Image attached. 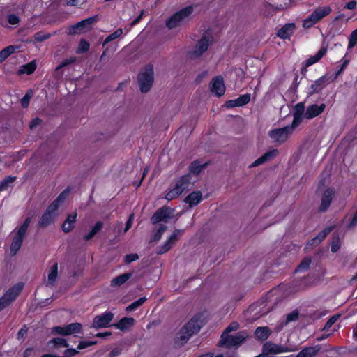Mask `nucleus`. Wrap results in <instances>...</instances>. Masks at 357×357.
Segmentation results:
<instances>
[{"label":"nucleus","instance_id":"1","mask_svg":"<svg viewBox=\"0 0 357 357\" xmlns=\"http://www.w3.org/2000/svg\"><path fill=\"white\" fill-rule=\"evenodd\" d=\"M203 325L200 314H197L192 317L180 329V346L186 343L193 335L199 332Z\"/></svg>","mask_w":357,"mask_h":357},{"label":"nucleus","instance_id":"2","mask_svg":"<svg viewBox=\"0 0 357 357\" xmlns=\"http://www.w3.org/2000/svg\"><path fill=\"white\" fill-rule=\"evenodd\" d=\"M140 91L146 93L150 91L154 82V70L153 65L148 64L140 70L137 77Z\"/></svg>","mask_w":357,"mask_h":357},{"label":"nucleus","instance_id":"3","mask_svg":"<svg viewBox=\"0 0 357 357\" xmlns=\"http://www.w3.org/2000/svg\"><path fill=\"white\" fill-rule=\"evenodd\" d=\"M245 339L244 331H239L234 335L222 333L218 346L227 349L238 347L243 344Z\"/></svg>","mask_w":357,"mask_h":357},{"label":"nucleus","instance_id":"4","mask_svg":"<svg viewBox=\"0 0 357 357\" xmlns=\"http://www.w3.org/2000/svg\"><path fill=\"white\" fill-rule=\"evenodd\" d=\"M332 9L330 6H324L317 8L306 19L303 20V26L305 29H309L317 24L324 17L328 15Z\"/></svg>","mask_w":357,"mask_h":357},{"label":"nucleus","instance_id":"5","mask_svg":"<svg viewBox=\"0 0 357 357\" xmlns=\"http://www.w3.org/2000/svg\"><path fill=\"white\" fill-rule=\"evenodd\" d=\"M23 289V284L18 283L10 288L0 298V311L9 306L13 302Z\"/></svg>","mask_w":357,"mask_h":357},{"label":"nucleus","instance_id":"6","mask_svg":"<svg viewBox=\"0 0 357 357\" xmlns=\"http://www.w3.org/2000/svg\"><path fill=\"white\" fill-rule=\"evenodd\" d=\"M333 79H331V76L328 74H325L314 81L311 85L307 89V94L308 96H312L314 94L320 93L322 90Z\"/></svg>","mask_w":357,"mask_h":357},{"label":"nucleus","instance_id":"7","mask_svg":"<svg viewBox=\"0 0 357 357\" xmlns=\"http://www.w3.org/2000/svg\"><path fill=\"white\" fill-rule=\"evenodd\" d=\"M56 204L51 203L45 213L42 215L38 222V226L40 227L45 228L52 224L54 222V218L56 216Z\"/></svg>","mask_w":357,"mask_h":357},{"label":"nucleus","instance_id":"8","mask_svg":"<svg viewBox=\"0 0 357 357\" xmlns=\"http://www.w3.org/2000/svg\"><path fill=\"white\" fill-rule=\"evenodd\" d=\"M97 21V17L93 16L85 19L81 22L76 23L75 24L68 27L67 29V33L68 35H75L85 31L90 25L95 23Z\"/></svg>","mask_w":357,"mask_h":357},{"label":"nucleus","instance_id":"9","mask_svg":"<svg viewBox=\"0 0 357 357\" xmlns=\"http://www.w3.org/2000/svg\"><path fill=\"white\" fill-rule=\"evenodd\" d=\"M211 42V40H210V38L206 34H204L198 40L194 50L189 52L190 56L191 58H195L202 56L208 50Z\"/></svg>","mask_w":357,"mask_h":357},{"label":"nucleus","instance_id":"10","mask_svg":"<svg viewBox=\"0 0 357 357\" xmlns=\"http://www.w3.org/2000/svg\"><path fill=\"white\" fill-rule=\"evenodd\" d=\"M114 318V314L111 312H105L94 317L92 323V327L96 328H106L109 326V323Z\"/></svg>","mask_w":357,"mask_h":357},{"label":"nucleus","instance_id":"11","mask_svg":"<svg viewBox=\"0 0 357 357\" xmlns=\"http://www.w3.org/2000/svg\"><path fill=\"white\" fill-rule=\"evenodd\" d=\"M262 351L266 356L270 354H278L284 352H289V349L287 346L279 345L271 341L266 342L262 347Z\"/></svg>","mask_w":357,"mask_h":357},{"label":"nucleus","instance_id":"12","mask_svg":"<svg viewBox=\"0 0 357 357\" xmlns=\"http://www.w3.org/2000/svg\"><path fill=\"white\" fill-rule=\"evenodd\" d=\"M172 217V211L169 208H160L153 214L151 220L153 225L160 222L167 223Z\"/></svg>","mask_w":357,"mask_h":357},{"label":"nucleus","instance_id":"13","mask_svg":"<svg viewBox=\"0 0 357 357\" xmlns=\"http://www.w3.org/2000/svg\"><path fill=\"white\" fill-rule=\"evenodd\" d=\"M210 89L217 97H220L225 94V86L224 79L221 75H218L212 79Z\"/></svg>","mask_w":357,"mask_h":357},{"label":"nucleus","instance_id":"14","mask_svg":"<svg viewBox=\"0 0 357 357\" xmlns=\"http://www.w3.org/2000/svg\"><path fill=\"white\" fill-rule=\"evenodd\" d=\"M335 194V191L333 188H328L324 192L321 196V204L319 207V211L320 212H326L328 209Z\"/></svg>","mask_w":357,"mask_h":357},{"label":"nucleus","instance_id":"15","mask_svg":"<svg viewBox=\"0 0 357 357\" xmlns=\"http://www.w3.org/2000/svg\"><path fill=\"white\" fill-rule=\"evenodd\" d=\"M292 130L287 126L281 128L273 129L270 132V137L279 142H284L287 140L289 135L292 133Z\"/></svg>","mask_w":357,"mask_h":357},{"label":"nucleus","instance_id":"16","mask_svg":"<svg viewBox=\"0 0 357 357\" xmlns=\"http://www.w3.org/2000/svg\"><path fill=\"white\" fill-rule=\"evenodd\" d=\"M326 105L324 103L318 105L317 104H312L307 107L305 113V117L307 119H311L317 117L321 114L325 109Z\"/></svg>","mask_w":357,"mask_h":357},{"label":"nucleus","instance_id":"17","mask_svg":"<svg viewBox=\"0 0 357 357\" xmlns=\"http://www.w3.org/2000/svg\"><path fill=\"white\" fill-rule=\"evenodd\" d=\"M296 29V24L294 23H287L282 26L277 31V36L283 39H289L291 36L294 33Z\"/></svg>","mask_w":357,"mask_h":357},{"label":"nucleus","instance_id":"18","mask_svg":"<svg viewBox=\"0 0 357 357\" xmlns=\"http://www.w3.org/2000/svg\"><path fill=\"white\" fill-rule=\"evenodd\" d=\"M25 235L17 231L13 238L10 250L11 256H15L20 249Z\"/></svg>","mask_w":357,"mask_h":357},{"label":"nucleus","instance_id":"19","mask_svg":"<svg viewBox=\"0 0 357 357\" xmlns=\"http://www.w3.org/2000/svg\"><path fill=\"white\" fill-rule=\"evenodd\" d=\"M279 153L278 149H273L265 153L263 155L257 159L254 162L250 165V167H255L262 165L268 161L271 160L275 158Z\"/></svg>","mask_w":357,"mask_h":357},{"label":"nucleus","instance_id":"20","mask_svg":"<svg viewBox=\"0 0 357 357\" xmlns=\"http://www.w3.org/2000/svg\"><path fill=\"white\" fill-rule=\"evenodd\" d=\"M208 162L202 163L200 160H194L189 165V172L193 175H199L207 166Z\"/></svg>","mask_w":357,"mask_h":357},{"label":"nucleus","instance_id":"21","mask_svg":"<svg viewBox=\"0 0 357 357\" xmlns=\"http://www.w3.org/2000/svg\"><path fill=\"white\" fill-rule=\"evenodd\" d=\"M321 349V347L319 344L303 348L298 353L296 357H314L320 351Z\"/></svg>","mask_w":357,"mask_h":357},{"label":"nucleus","instance_id":"22","mask_svg":"<svg viewBox=\"0 0 357 357\" xmlns=\"http://www.w3.org/2000/svg\"><path fill=\"white\" fill-rule=\"evenodd\" d=\"M328 50L327 46L322 47L315 55L310 56L307 60L305 61L306 66H310L319 61H320L326 54Z\"/></svg>","mask_w":357,"mask_h":357},{"label":"nucleus","instance_id":"23","mask_svg":"<svg viewBox=\"0 0 357 357\" xmlns=\"http://www.w3.org/2000/svg\"><path fill=\"white\" fill-rule=\"evenodd\" d=\"M202 198V194L200 191H193L185 197L184 201L192 207L197 205L201 202Z\"/></svg>","mask_w":357,"mask_h":357},{"label":"nucleus","instance_id":"24","mask_svg":"<svg viewBox=\"0 0 357 357\" xmlns=\"http://www.w3.org/2000/svg\"><path fill=\"white\" fill-rule=\"evenodd\" d=\"M135 322V319L132 317H124L113 326L121 331H126L131 328L134 325Z\"/></svg>","mask_w":357,"mask_h":357},{"label":"nucleus","instance_id":"25","mask_svg":"<svg viewBox=\"0 0 357 357\" xmlns=\"http://www.w3.org/2000/svg\"><path fill=\"white\" fill-rule=\"evenodd\" d=\"M58 278V264L54 263L50 268L48 272V278L46 285L48 287H54Z\"/></svg>","mask_w":357,"mask_h":357},{"label":"nucleus","instance_id":"26","mask_svg":"<svg viewBox=\"0 0 357 357\" xmlns=\"http://www.w3.org/2000/svg\"><path fill=\"white\" fill-rule=\"evenodd\" d=\"M47 345L53 349L68 348L69 344L67 340L62 337H55L47 342Z\"/></svg>","mask_w":357,"mask_h":357},{"label":"nucleus","instance_id":"27","mask_svg":"<svg viewBox=\"0 0 357 357\" xmlns=\"http://www.w3.org/2000/svg\"><path fill=\"white\" fill-rule=\"evenodd\" d=\"M77 213H74L68 216L66 220L62 225V229L65 233H68L74 227V224L76 222Z\"/></svg>","mask_w":357,"mask_h":357},{"label":"nucleus","instance_id":"28","mask_svg":"<svg viewBox=\"0 0 357 357\" xmlns=\"http://www.w3.org/2000/svg\"><path fill=\"white\" fill-rule=\"evenodd\" d=\"M271 333V330L267 326H259L255 329V335L258 340H266Z\"/></svg>","mask_w":357,"mask_h":357},{"label":"nucleus","instance_id":"29","mask_svg":"<svg viewBox=\"0 0 357 357\" xmlns=\"http://www.w3.org/2000/svg\"><path fill=\"white\" fill-rule=\"evenodd\" d=\"M191 175L188 174L180 177V195L185 190H188L190 185H193L191 181Z\"/></svg>","mask_w":357,"mask_h":357},{"label":"nucleus","instance_id":"30","mask_svg":"<svg viewBox=\"0 0 357 357\" xmlns=\"http://www.w3.org/2000/svg\"><path fill=\"white\" fill-rule=\"evenodd\" d=\"M131 276V273H123L121 275H119L112 279V280L111 281V286L119 287L123 284L126 281H128Z\"/></svg>","mask_w":357,"mask_h":357},{"label":"nucleus","instance_id":"31","mask_svg":"<svg viewBox=\"0 0 357 357\" xmlns=\"http://www.w3.org/2000/svg\"><path fill=\"white\" fill-rule=\"evenodd\" d=\"M103 227V223L101 221H98L96 223L92 229L83 238L85 241L91 240L98 232H99Z\"/></svg>","mask_w":357,"mask_h":357},{"label":"nucleus","instance_id":"32","mask_svg":"<svg viewBox=\"0 0 357 357\" xmlns=\"http://www.w3.org/2000/svg\"><path fill=\"white\" fill-rule=\"evenodd\" d=\"M312 263V259L310 257H305L300 264L298 265L296 271V272H304L309 269L310 264Z\"/></svg>","mask_w":357,"mask_h":357},{"label":"nucleus","instance_id":"33","mask_svg":"<svg viewBox=\"0 0 357 357\" xmlns=\"http://www.w3.org/2000/svg\"><path fill=\"white\" fill-rule=\"evenodd\" d=\"M66 328L67 331V334L74 335L76 333H79L82 331V325L79 323H72L68 325H66Z\"/></svg>","mask_w":357,"mask_h":357},{"label":"nucleus","instance_id":"34","mask_svg":"<svg viewBox=\"0 0 357 357\" xmlns=\"http://www.w3.org/2000/svg\"><path fill=\"white\" fill-rule=\"evenodd\" d=\"M16 46L10 45L0 51V63L3 62L10 54L15 52Z\"/></svg>","mask_w":357,"mask_h":357},{"label":"nucleus","instance_id":"35","mask_svg":"<svg viewBox=\"0 0 357 357\" xmlns=\"http://www.w3.org/2000/svg\"><path fill=\"white\" fill-rule=\"evenodd\" d=\"M178 26V12H176L166 21V26L169 29H173Z\"/></svg>","mask_w":357,"mask_h":357},{"label":"nucleus","instance_id":"36","mask_svg":"<svg viewBox=\"0 0 357 357\" xmlns=\"http://www.w3.org/2000/svg\"><path fill=\"white\" fill-rule=\"evenodd\" d=\"M341 247V243L338 234H333L331 238V250L332 252H337Z\"/></svg>","mask_w":357,"mask_h":357},{"label":"nucleus","instance_id":"37","mask_svg":"<svg viewBox=\"0 0 357 357\" xmlns=\"http://www.w3.org/2000/svg\"><path fill=\"white\" fill-rule=\"evenodd\" d=\"M123 34V29L119 28L117 29L114 33L109 34L104 40L102 45H105L107 43L116 39Z\"/></svg>","mask_w":357,"mask_h":357},{"label":"nucleus","instance_id":"38","mask_svg":"<svg viewBox=\"0 0 357 357\" xmlns=\"http://www.w3.org/2000/svg\"><path fill=\"white\" fill-rule=\"evenodd\" d=\"M349 61V59H346L345 57H343L341 59L340 62H342V63L335 73V77L333 79V80L337 79L338 76H340L344 71V70L347 68Z\"/></svg>","mask_w":357,"mask_h":357},{"label":"nucleus","instance_id":"39","mask_svg":"<svg viewBox=\"0 0 357 357\" xmlns=\"http://www.w3.org/2000/svg\"><path fill=\"white\" fill-rule=\"evenodd\" d=\"M167 229V227L163 224H160L157 231L153 234L151 241H158L160 239L162 234Z\"/></svg>","mask_w":357,"mask_h":357},{"label":"nucleus","instance_id":"40","mask_svg":"<svg viewBox=\"0 0 357 357\" xmlns=\"http://www.w3.org/2000/svg\"><path fill=\"white\" fill-rule=\"evenodd\" d=\"M333 230V227H327L321 231L315 238L321 243Z\"/></svg>","mask_w":357,"mask_h":357},{"label":"nucleus","instance_id":"41","mask_svg":"<svg viewBox=\"0 0 357 357\" xmlns=\"http://www.w3.org/2000/svg\"><path fill=\"white\" fill-rule=\"evenodd\" d=\"M146 301V297H142L136 301L132 303L126 307V311L131 312L136 310L139 306H141Z\"/></svg>","mask_w":357,"mask_h":357},{"label":"nucleus","instance_id":"42","mask_svg":"<svg viewBox=\"0 0 357 357\" xmlns=\"http://www.w3.org/2000/svg\"><path fill=\"white\" fill-rule=\"evenodd\" d=\"M36 68V64L34 61H31L22 66L20 72L22 73H26L27 75L32 74Z\"/></svg>","mask_w":357,"mask_h":357},{"label":"nucleus","instance_id":"43","mask_svg":"<svg viewBox=\"0 0 357 357\" xmlns=\"http://www.w3.org/2000/svg\"><path fill=\"white\" fill-rule=\"evenodd\" d=\"M15 180V177L8 176L5 177L1 182H0V191L6 190L10 184Z\"/></svg>","mask_w":357,"mask_h":357},{"label":"nucleus","instance_id":"44","mask_svg":"<svg viewBox=\"0 0 357 357\" xmlns=\"http://www.w3.org/2000/svg\"><path fill=\"white\" fill-rule=\"evenodd\" d=\"M52 36V34L51 33L40 31L34 34L33 38L34 40L36 42H43L45 40L49 39Z\"/></svg>","mask_w":357,"mask_h":357},{"label":"nucleus","instance_id":"45","mask_svg":"<svg viewBox=\"0 0 357 357\" xmlns=\"http://www.w3.org/2000/svg\"><path fill=\"white\" fill-rule=\"evenodd\" d=\"M193 12V6H189L185 8L180 9V22L185 17L190 15Z\"/></svg>","mask_w":357,"mask_h":357},{"label":"nucleus","instance_id":"46","mask_svg":"<svg viewBox=\"0 0 357 357\" xmlns=\"http://www.w3.org/2000/svg\"><path fill=\"white\" fill-rule=\"evenodd\" d=\"M293 116L294 119L291 125L287 126L289 128V129L291 130L292 131H294V130L300 125L303 118V115L294 114Z\"/></svg>","mask_w":357,"mask_h":357},{"label":"nucleus","instance_id":"47","mask_svg":"<svg viewBox=\"0 0 357 357\" xmlns=\"http://www.w3.org/2000/svg\"><path fill=\"white\" fill-rule=\"evenodd\" d=\"M178 196V183H176L174 189L167 193L165 198L167 200H172Z\"/></svg>","mask_w":357,"mask_h":357},{"label":"nucleus","instance_id":"48","mask_svg":"<svg viewBox=\"0 0 357 357\" xmlns=\"http://www.w3.org/2000/svg\"><path fill=\"white\" fill-rule=\"evenodd\" d=\"M357 45V28L349 36L348 48L351 49Z\"/></svg>","mask_w":357,"mask_h":357},{"label":"nucleus","instance_id":"49","mask_svg":"<svg viewBox=\"0 0 357 357\" xmlns=\"http://www.w3.org/2000/svg\"><path fill=\"white\" fill-rule=\"evenodd\" d=\"M237 100L239 107L244 106L250 101V94L245 93L241 95L238 98H237Z\"/></svg>","mask_w":357,"mask_h":357},{"label":"nucleus","instance_id":"50","mask_svg":"<svg viewBox=\"0 0 357 357\" xmlns=\"http://www.w3.org/2000/svg\"><path fill=\"white\" fill-rule=\"evenodd\" d=\"M52 333L53 335H64V336L68 335V334H67L66 326H58L53 327L52 328Z\"/></svg>","mask_w":357,"mask_h":357},{"label":"nucleus","instance_id":"51","mask_svg":"<svg viewBox=\"0 0 357 357\" xmlns=\"http://www.w3.org/2000/svg\"><path fill=\"white\" fill-rule=\"evenodd\" d=\"M89 43L84 39H82L79 42L77 53H82L86 52L89 49Z\"/></svg>","mask_w":357,"mask_h":357},{"label":"nucleus","instance_id":"52","mask_svg":"<svg viewBox=\"0 0 357 357\" xmlns=\"http://www.w3.org/2000/svg\"><path fill=\"white\" fill-rule=\"evenodd\" d=\"M69 193V190L66 189L63 192H62L56 198V200H54L52 203H56L57 209L59 207V204L63 202L66 198L67 197Z\"/></svg>","mask_w":357,"mask_h":357},{"label":"nucleus","instance_id":"53","mask_svg":"<svg viewBox=\"0 0 357 357\" xmlns=\"http://www.w3.org/2000/svg\"><path fill=\"white\" fill-rule=\"evenodd\" d=\"M239 324L236 321L231 322L227 328L224 330L222 333L229 334L232 331H237L239 328Z\"/></svg>","mask_w":357,"mask_h":357},{"label":"nucleus","instance_id":"54","mask_svg":"<svg viewBox=\"0 0 357 357\" xmlns=\"http://www.w3.org/2000/svg\"><path fill=\"white\" fill-rule=\"evenodd\" d=\"M299 313L297 310H294L291 312L289 313L287 315L286 318V324H288L291 321H295L298 319Z\"/></svg>","mask_w":357,"mask_h":357},{"label":"nucleus","instance_id":"55","mask_svg":"<svg viewBox=\"0 0 357 357\" xmlns=\"http://www.w3.org/2000/svg\"><path fill=\"white\" fill-rule=\"evenodd\" d=\"M339 315H334L331 317L325 324L323 330L328 331L338 319Z\"/></svg>","mask_w":357,"mask_h":357},{"label":"nucleus","instance_id":"56","mask_svg":"<svg viewBox=\"0 0 357 357\" xmlns=\"http://www.w3.org/2000/svg\"><path fill=\"white\" fill-rule=\"evenodd\" d=\"M30 222H31V218H26V220H24V223L19 228L17 231L20 232V234H23L26 235V231H27V229H28V227H29V226L30 225Z\"/></svg>","mask_w":357,"mask_h":357},{"label":"nucleus","instance_id":"57","mask_svg":"<svg viewBox=\"0 0 357 357\" xmlns=\"http://www.w3.org/2000/svg\"><path fill=\"white\" fill-rule=\"evenodd\" d=\"M96 343L97 341H81L77 346V349L82 350L89 347L93 346Z\"/></svg>","mask_w":357,"mask_h":357},{"label":"nucleus","instance_id":"58","mask_svg":"<svg viewBox=\"0 0 357 357\" xmlns=\"http://www.w3.org/2000/svg\"><path fill=\"white\" fill-rule=\"evenodd\" d=\"M79 353L77 349L73 348H68L66 349L63 352V356L61 357H73L75 356Z\"/></svg>","mask_w":357,"mask_h":357},{"label":"nucleus","instance_id":"59","mask_svg":"<svg viewBox=\"0 0 357 357\" xmlns=\"http://www.w3.org/2000/svg\"><path fill=\"white\" fill-rule=\"evenodd\" d=\"M139 259V256L137 254H128L124 257V262L126 264H130L132 261H137Z\"/></svg>","mask_w":357,"mask_h":357},{"label":"nucleus","instance_id":"60","mask_svg":"<svg viewBox=\"0 0 357 357\" xmlns=\"http://www.w3.org/2000/svg\"><path fill=\"white\" fill-rule=\"evenodd\" d=\"M294 109L295 110H294V114H298V115H303V112L305 110L304 104L303 102H299V103L296 104L294 107Z\"/></svg>","mask_w":357,"mask_h":357},{"label":"nucleus","instance_id":"61","mask_svg":"<svg viewBox=\"0 0 357 357\" xmlns=\"http://www.w3.org/2000/svg\"><path fill=\"white\" fill-rule=\"evenodd\" d=\"M175 238H176V234H174L169 238V241L165 244L164 248H163V250L162 251V252H165L170 249L171 245L173 243V242L174 241Z\"/></svg>","mask_w":357,"mask_h":357},{"label":"nucleus","instance_id":"62","mask_svg":"<svg viewBox=\"0 0 357 357\" xmlns=\"http://www.w3.org/2000/svg\"><path fill=\"white\" fill-rule=\"evenodd\" d=\"M8 20L9 24L16 25L19 23L20 18L16 15L11 14L8 16Z\"/></svg>","mask_w":357,"mask_h":357},{"label":"nucleus","instance_id":"63","mask_svg":"<svg viewBox=\"0 0 357 357\" xmlns=\"http://www.w3.org/2000/svg\"><path fill=\"white\" fill-rule=\"evenodd\" d=\"M237 98L236 99H234V100H227L225 103V106L227 107V108H234V107H239L238 106V103L237 102Z\"/></svg>","mask_w":357,"mask_h":357},{"label":"nucleus","instance_id":"64","mask_svg":"<svg viewBox=\"0 0 357 357\" xmlns=\"http://www.w3.org/2000/svg\"><path fill=\"white\" fill-rule=\"evenodd\" d=\"M31 99V95L28 93L25 94V96L21 99V105L25 108L27 107Z\"/></svg>","mask_w":357,"mask_h":357}]
</instances>
